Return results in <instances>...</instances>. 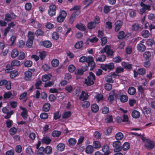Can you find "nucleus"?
I'll list each match as a JSON object with an SVG mask.
<instances>
[{"label":"nucleus","instance_id":"obj_56","mask_svg":"<svg viewBox=\"0 0 155 155\" xmlns=\"http://www.w3.org/2000/svg\"><path fill=\"white\" fill-rule=\"evenodd\" d=\"M22 150L21 147L20 145H18L16 146L15 150L16 152L18 153H20Z\"/></svg>","mask_w":155,"mask_h":155},{"label":"nucleus","instance_id":"obj_9","mask_svg":"<svg viewBox=\"0 0 155 155\" xmlns=\"http://www.w3.org/2000/svg\"><path fill=\"white\" fill-rule=\"evenodd\" d=\"M102 150L104 153V155H109L110 153L108 145L105 144L102 147Z\"/></svg>","mask_w":155,"mask_h":155},{"label":"nucleus","instance_id":"obj_46","mask_svg":"<svg viewBox=\"0 0 155 155\" xmlns=\"http://www.w3.org/2000/svg\"><path fill=\"white\" fill-rule=\"evenodd\" d=\"M28 39L33 40L34 37L35 35L33 32L31 31H29L28 33Z\"/></svg>","mask_w":155,"mask_h":155},{"label":"nucleus","instance_id":"obj_18","mask_svg":"<svg viewBox=\"0 0 155 155\" xmlns=\"http://www.w3.org/2000/svg\"><path fill=\"white\" fill-rule=\"evenodd\" d=\"M80 9V6L77 5H75L73 7L71 8L70 10V11L75 10V11L74 12L76 13V15H78L80 12L79 10Z\"/></svg>","mask_w":155,"mask_h":155},{"label":"nucleus","instance_id":"obj_21","mask_svg":"<svg viewBox=\"0 0 155 155\" xmlns=\"http://www.w3.org/2000/svg\"><path fill=\"white\" fill-rule=\"evenodd\" d=\"M123 134L121 132H118L116 134L115 136L116 139L118 140H122L124 138Z\"/></svg>","mask_w":155,"mask_h":155},{"label":"nucleus","instance_id":"obj_39","mask_svg":"<svg viewBox=\"0 0 155 155\" xmlns=\"http://www.w3.org/2000/svg\"><path fill=\"white\" fill-rule=\"evenodd\" d=\"M52 148L50 146H47L45 149V151L46 153L47 154H50L52 151Z\"/></svg>","mask_w":155,"mask_h":155},{"label":"nucleus","instance_id":"obj_3","mask_svg":"<svg viewBox=\"0 0 155 155\" xmlns=\"http://www.w3.org/2000/svg\"><path fill=\"white\" fill-rule=\"evenodd\" d=\"M67 13L66 11L62 10L60 11L59 15L57 18V21L60 23L63 22L66 17Z\"/></svg>","mask_w":155,"mask_h":155},{"label":"nucleus","instance_id":"obj_57","mask_svg":"<svg viewBox=\"0 0 155 155\" xmlns=\"http://www.w3.org/2000/svg\"><path fill=\"white\" fill-rule=\"evenodd\" d=\"M83 102L82 103V106L86 108L88 107L90 105L89 102L87 101H83Z\"/></svg>","mask_w":155,"mask_h":155},{"label":"nucleus","instance_id":"obj_13","mask_svg":"<svg viewBox=\"0 0 155 155\" xmlns=\"http://www.w3.org/2000/svg\"><path fill=\"white\" fill-rule=\"evenodd\" d=\"M94 149V147L92 146L91 145H88L85 148V152L87 154H91L93 152Z\"/></svg>","mask_w":155,"mask_h":155},{"label":"nucleus","instance_id":"obj_31","mask_svg":"<svg viewBox=\"0 0 155 155\" xmlns=\"http://www.w3.org/2000/svg\"><path fill=\"white\" fill-rule=\"evenodd\" d=\"M50 108V104L49 103H46L43 105V109L45 111H48Z\"/></svg>","mask_w":155,"mask_h":155},{"label":"nucleus","instance_id":"obj_27","mask_svg":"<svg viewBox=\"0 0 155 155\" xmlns=\"http://www.w3.org/2000/svg\"><path fill=\"white\" fill-rule=\"evenodd\" d=\"M101 144L98 141H94L93 142V147L94 148L97 149L101 147Z\"/></svg>","mask_w":155,"mask_h":155},{"label":"nucleus","instance_id":"obj_6","mask_svg":"<svg viewBox=\"0 0 155 155\" xmlns=\"http://www.w3.org/2000/svg\"><path fill=\"white\" fill-rule=\"evenodd\" d=\"M121 143L119 140L115 141L113 142V146L115 148L114 150V152H117L120 151L121 150V147H120Z\"/></svg>","mask_w":155,"mask_h":155},{"label":"nucleus","instance_id":"obj_59","mask_svg":"<svg viewBox=\"0 0 155 155\" xmlns=\"http://www.w3.org/2000/svg\"><path fill=\"white\" fill-rule=\"evenodd\" d=\"M106 122L107 123H110L113 121V117L112 115L107 116L105 119Z\"/></svg>","mask_w":155,"mask_h":155},{"label":"nucleus","instance_id":"obj_47","mask_svg":"<svg viewBox=\"0 0 155 155\" xmlns=\"http://www.w3.org/2000/svg\"><path fill=\"white\" fill-rule=\"evenodd\" d=\"M61 134L60 131L55 130L52 133V135L54 137H58Z\"/></svg>","mask_w":155,"mask_h":155},{"label":"nucleus","instance_id":"obj_62","mask_svg":"<svg viewBox=\"0 0 155 155\" xmlns=\"http://www.w3.org/2000/svg\"><path fill=\"white\" fill-rule=\"evenodd\" d=\"M124 37V33L123 31L120 32L118 35V37L120 39H123Z\"/></svg>","mask_w":155,"mask_h":155},{"label":"nucleus","instance_id":"obj_33","mask_svg":"<svg viewBox=\"0 0 155 155\" xmlns=\"http://www.w3.org/2000/svg\"><path fill=\"white\" fill-rule=\"evenodd\" d=\"M83 45V42L80 41L77 42L75 45V47L77 49H80L81 48Z\"/></svg>","mask_w":155,"mask_h":155},{"label":"nucleus","instance_id":"obj_15","mask_svg":"<svg viewBox=\"0 0 155 155\" xmlns=\"http://www.w3.org/2000/svg\"><path fill=\"white\" fill-rule=\"evenodd\" d=\"M20 108L23 111L21 113V115L24 119L27 118L28 117V111L27 110L24 108L23 107H20Z\"/></svg>","mask_w":155,"mask_h":155},{"label":"nucleus","instance_id":"obj_54","mask_svg":"<svg viewBox=\"0 0 155 155\" xmlns=\"http://www.w3.org/2000/svg\"><path fill=\"white\" fill-rule=\"evenodd\" d=\"M96 98L98 102L103 100L104 97L103 95L101 94H98L96 96Z\"/></svg>","mask_w":155,"mask_h":155},{"label":"nucleus","instance_id":"obj_41","mask_svg":"<svg viewBox=\"0 0 155 155\" xmlns=\"http://www.w3.org/2000/svg\"><path fill=\"white\" fill-rule=\"evenodd\" d=\"M130 147L129 143L128 142H125L123 144L122 148L123 150H128Z\"/></svg>","mask_w":155,"mask_h":155},{"label":"nucleus","instance_id":"obj_29","mask_svg":"<svg viewBox=\"0 0 155 155\" xmlns=\"http://www.w3.org/2000/svg\"><path fill=\"white\" fill-rule=\"evenodd\" d=\"M51 63L52 66L56 67L59 65V61L58 59H54L52 61Z\"/></svg>","mask_w":155,"mask_h":155},{"label":"nucleus","instance_id":"obj_34","mask_svg":"<svg viewBox=\"0 0 155 155\" xmlns=\"http://www.w3.org/2000/svg\"><path fill=\"white\" fill-rule=\"evenodd\" d=\"M71 115V113L70 111H67L64 112L62 115L63 118H67L69 117Z\"/></svg>","mask_w":155,"mask_h":155},{"label":"nucleus","instance_id":"obj_22","mask_svg":"<svg viewBox=\"0 0 155 155\" xmlns=\"http://www.w3.org/2000/svg\"><path fill=\"white\" fill-rule=\"evenodd\" d=\"M19 54V52L17 49H15L12 50V51L11 56L13 58L16 57Z\"/></svg>","mask_w":155,"mask_h":155},{"label":"nucleus","instance_id":"obj_10","mask_svg":"<svg viewBox=\"0 0 155 155\" xmlns=\"http://www.w3.org/2000/svg\"><path fill=\"white\" fill-rule=\"evenodd\" d=\"M143 41H141L140 42V43L137 45V49L140 51H143L145 49V46L143 44Z\"/></svg>","mask_w":155,"mask_h":155},{"label":"nucleus","instance_id":"obj_64","mask_svg":"<svg viewBox=\"0 0 155 155\" xmlns=\"http://www.w3.org/2000/svg\"><path fill=\"white\" fill-rule=\"evenodd\" d=\"M52 38L54 40H57L59 37L58 34L56 32H54L52 35Z\"/></svg>","mask_w":155,"mask_h":155},{"label":"nucleus","instance_id":"obj_17","mask_svg":"<svg viewBox=\"0 0 155 155\" xmlns=\"http://www.w3.org/2000/svg\"><path fill=\"white\" fill-rule=\"evenodd\" d=\"M88 95L84 91H82L79 97V99L81 101H84L87 99Z\"/></svg>","mask_w":155,"mask_h":155},{"label":"nucleus","instance_id":"obj_43","mask_svg":"<svg viewBox=\"0 0 155 155\" xmlns=\"http://www.w3.org/2000/svg\"><path fill=\"white\" fill-rule=\"evenodd\" d=\"M114 91H113L110 94L109 97L108 98V100L110 101H112L114 99Z\"/></svg>","mask_w":155,"mask_h":155},{"label":"nucleus","instance_id":"obj_51","mask_svg":"<svg viewBox=\"0 0 155 155\" xmlns=\"http://www.w3.org/2000/svg\"><path fill=\"white\" fill-rule=\"evenodd\" d=\"M122 61L121 58L119 56L115 57L113 58V61L116 63H119Z\"/></svg>","mask_w":155,"mask_h":155},{"label":"nucleus","instance_id":"obj_7","mask_svg":"<svg viewBox=\"0 0 155 155\" xmlns=\"http://www.w3.org/2000/svg\"><path fill=\"white\" fill-rule=\"evenodd\" d=\"M145 146L148 149L151 150L155 147V143L150 140H148L145 143Z\"/></svg>","mask_w":155,"mask_h":155},{"label":"nucleus","instance_id":"obj_20","mask_svg":"<svg viewBox=\"0 0 155 155\" xmlns=\"http://www.w3.org/2000/svg\"><path fill=\"white\" fill-rule=\"evenodd\" d=\"M91 109L92 111L94 113H96L99 110V107L97 104H93L91 105Z\"/></svg>","mask_w":155,"mask_h":155},{"label":"nucleus","instance_id":"obj_42","mask_svg":"<svg viewBox=\"0 0 155 155\" xmlns=\"http://www.w3.org/2000/svg\"><path fill=\"white\" fill-rule=\"evenodd\" d=\"M121 65L122 66L126 68L130 69L132 68V65L131 64H127L125 62H122Z\"/></svg>","mask_w":155,"mask_h":155},{"label":"nucleus","instance_id":"obj_53","mask_svg":"<svg viewBox=\"0 0 155 155\" xmlns=\"http://www.w3.org/2000/svg\"><path fill=\"white\" fill-rule=\"evenodd\" d=\"M32 64V61L30 60H27L25 63V67H29Z\"/></svg>","mask_w":155,"mask_h":155},{"label":"nucleus","instance_id":"obj_8","mask_svg":"<svg viewBox=\"0 0 155 155\" xmlns=\"http://www.w3.org/2000/svg\"><path fill=\"white\" fill-rule=\"evenodd\" d=\"M56 6L55 5H51L49 7V9L48 11V13L50 15L53 16L55 15Z\"/></svg>","mask_w":155,"mask_h":155},{"label":"nucleus","instance_id":"obj_1","mask_svg":"<svg viewBox=\"0 0 155 155\" xmlns=\"http://www.w3.org/2000/svg\"><path fill=\"white\" fill-rule=\"evenodd\" d=\"M95 79V75L92 72H90L89 75L84 80V83L87 86H90L94 83Z\"/></svg>","mask_w":155,"mask_h":155},{"label":"nucleus","instance_id":"obj_44","mask_svg":"<svg viewBox=\"0 0 155 155\" xmlns=\"http://www.w3.org/2000/svg\"><path fill=\"white\" fill-rule=\"evenodd\" d=\"M151 53L148 51H145L143 54L144 58L146 59H148L151 56Z\"/></svg>","mask_w":155,"mask_h":155},{"label":"nucleus","instance_id":"obj_55","mask_svg":"<svg viewBox=\"0 0 155 155\" xmlns=\"http://www.w3.org/2000/svg\"><path fill=\"white\" fill-rule=\"evenodd\" d=\"M17 132V129L15 127H12L9 130V133L11 135H14Z\"/></svg>","mask_w":155,"mask_h":155},{"label":"nucleus","instance_id":"obj_12","mask_svg":"<svg viewBox=\"0 0 155 155\" xmlns=\"http://www.w3.org/2000/svg\"><path fill=\"white\" fill-rule=\"evenodd\" d=\"M122 25V22L120 21H118L115 23V30L117 32L120 29Z\"/></svg>","mask_w":155,"mask_h":155},{"label":"nucleus","instance_id":"obj_24","mask_svg":"<svg viewBox=\"0 0 155 155\" xmlns=\"http://www.w3.org/2000/svg\"><path fill=\"white\" fill-rule=\"evenodd\" d=\"M136 89L132 87H130L128 91V94L130 95H134L136 93Z\"/></svg>","mask_w":155,"mask_h":155},{"label":"nucleus","instance_id":"obj_35","mask_svg":"<svg viewBox=\"0 0 155 155\" xmlns=\"http://www.w3.org/2000/svg\"><path fill=\"white\" fill-rule=\"evenodd\" d=\"M76 27L78 30H80L84 31L85 29V26L82 24H77Z\"/></svg>","mask_w":155,"mask_h":155},{"label":"nucleus","instance_id":"obj_36","mask_svg":"<svg viewBox=\"0 0 155 155\" xmlns=\"http://www.w3.org/2000/svg\"><path fill=\"white\" fill-rule=\"evenodd\" d=\"M78 15H76V13H73L71 15L69 21L72 24L74 21L75 18H76L77 16H78Z\"/></svg>","mask_w":155,"mask_h":155},{"label":"nucleus","instance_id":"obj_4","mask_svg":"<svg viewBox=\"0 0 155 155\" xmlns=\"http://www.w3.org/2000/svg\"><path fill=\"white\" fill-rule=\"evenodd\" d=\"M140 5L142 8L140 10L139 13L142 15L145 12L146 10L149 11L150 9V6L149 5H147L142 2L140 3Z\"/></svg>","mask_w":155,"mask_h":155},{"label":"nucleus","instance_id":"obj_52","mask_svg":"<svg viewBox=\"0 0 155 155\" xmlns=\"http://www.w3.org/2000/svg\"><path fill=\"white\" fill-rule=\"evenodd\" d=\"M86 62L88 63V65H90V64L94 62V61L93 58L92 57L89 56L87 58V61Z\"/></svg>","mask_w":155,"mask_h":155},{"label":"nucleus","instance_id":"obj_5","mask_svg":"<svg viewBox=\"0 0 155 155\" xmlns=\"http://www.w3.org/2000/svg\"><path fill=\"white\" fill-rule=\"evenodd\" d=\"M11 83L10 81H8L5 80H2L0 81V86H4L8 90H10L11 88Z\"/></svg>","mask_w":155,"mask_h":155},{"label":"nucleus","instance_id":"obj_38","mask_svg":"<svg viewBox=\"0 0 155 155\" xmlns=\"http://www.w3.org/2000/svg\"><path fill=\"white\" fill-rule=\"evenodd\" d=\"M142 36L145 38L148 37L150 35L149 31L147 30L143 31L141 33Z\"/></svg>","mask_w":155,"mask_h":155},{"label":"nucleus","instance_id":"obj_40","mask_svg":"<svg viewBox=\"0 0 155 155\" xmlns=\"http://www.w3.org/2000/svg\"><path fill=\"white\" fill-rule=\"evenodd\" d=\"M18 74V71H13L10 73V76L11 78H13L16 77Z\"/></svg>","mask_w":155,"mask_h":155},{"label":"nucleus","instance_id":"obj_50","mask_svg":"<svg viewBox=\"0 0 155 155\" xmlns=\"http://www.w3.org/2000/svg\"><path fill=\"white\" fill-rule=\"evenodd\" d=\"M12 94L11 92H5L4 95V99H8L12 95Z\"/></svg>","mask_w":155,"mask_h":155},{"label":"nucleus","instance_id":"obj_45","mask_svg":"<svg viewBox=\"0 0 155 155\" xmlns=\"http://www.w3.org/2000/svg\"><path fill=\"white\" fill-rule=\"evenodd\" d=\"M77 140L74 138H70L68 140L69 144L71 145H74L76 143Z\"/></svg>","mask_w":155,"mask_h":155},{"label":"nucleus","instance_id":"obj_28","mask_svg":"<svg viewBox=\"0 0 155 155\" xmlns=\"http://www.w3.org/2000/svg\"><path fill=\"white\" fill-rule=\"evenodd\" d=\"M43 45L46 48L51 47L52 45L51 43L49 41H44L43 42Z\"/></svg>","mask_w":155,"mask_h":155},{"label":"nucleus","instance_id":"obj_60","mask_svg":"<svg viewBox=\"0 0 155 155\" xmlns=\"http://www.w3.org/2000/svg\"><path fill=\"white\" fill-rule=\"evenodd\" d=\"M98 40V39L96 37H94L91 38L87 39V41H90L91 43H95L97 42Z\"/></svg>","mask_w":155,"mask_h":155},{"label":"nucleus","instance_id":"obj_25","mask_svg":"<svg viewBox=\"0 0 155 155\" xmlns=\"http://www.w3.org/2000/svg\"><path fill=\"white\" fill-rule=\"evenodd\" d=\"M120 101L123 103L127 101L128 100L127 96L125 95H120Z\"/></svg>","mask_w":155,"mask_h":155},{"label":"nucleus","instance_id":"obj_23","mask_svg":"<svg viewBox=\"0 0 155 155\" xmlns=\"http://www.w3.org/2000/svg\"><path fill=\"white\" fill-rule=\"evenodd\" d=\"M96 61H98L100 62H104L106 58V56L104 55H102L100 57L97 58L96 55Z\"/></svg>","mask_w":155,"mask_h":155},{"label":"nucleus","instance_id":"obj_11","mask_svg":"<svg viewBox=\"0 0 155 155\" xmlns=\"http://www.w3.org/2000/svg\"><path fill=\"white\" fill-rule=\"evenodd\" d=\"M25 78L26 81H29L31 79L32 73L30 71H28L25 72Z\"/></svg>","mask_w":155,"mask_h":155},{"label":"nucleus","instance_id":"obj_32","mask_svg":"<svg viewBox=\"0 0 155 155\" xmlns=\"http://www.w3.org/2000/svg\"><path fill=\"white\" fill-rule=\"evenodd\" d=\"M131 115L134 118H137L139 117L140 113L137 110H134L132 112Z\"/></svg>","mask_w":155,"mask_h":155},{"label":"nucleus","instance_id":"obj_16","mask_svg":"<svg viewBox=\"0 0 155 155\" xmlns=\"http://www.w3.org/2000/svg\"><path fill=\"white\" fill-rule=\"evenodd\" d=\"M116 75V74H113L111 75H107L105 78V80L108 82L111 83H113V81L112 80V78L114 77Z\"/></svg>","mask_w":155,"mask_h":155},{"label":"nucleus","instance_id":"obj_26","mask_svg":"<svg viewBox=\"0 0 155 155\" xmlns=\"http://www.w3.org/2000/svg\"><path fill=\"white\" fill-rule=\"evenodd\" d=\"M65 145L63 143H60L57 146L58 150L60 151H63L64 149Z\"/></svg>","mask_w":155,"mask_h":155},{"label":"nucleus","instance_id":"obj_2","mask_svg":"<svg viewBox=\"0 0 155 155\" xmlns=\"http://www.w3.org/2000/svg\"><path fill=\"white\" fill-rule=\"evenodd\" d=\"M111 47L110 45H106L103 49H101L100 52L101 53H106L108 56H112L114 51L111 49Z\"/></svg>","mask_w":155,"mask_h":155},{"label":"nucleus","instance_id":"obj_61","mask_svg":"<svg viewBox=\"0 0 155 155\" xmlns=\"http://www.w3.org/2000/svg\"><path fill=\"white\" fill-rule=\"evenodd\" d=\"M40 117L42 119H46L48 117V115L46 113H42L40 114Z\"/></svg>","mask_w":155,"mask_h":155},{"label":"nucleus","instance_id":"obj_63","mask_svg":"<svg viewBox=\"0 0 155 155\" xmlns=\"http://www.w3.org/2000/svg\"><path fill=\"white\" fill-rule=\"evenodd\" d=\"M109 111V108L108 107H105L103 108L102 109V112L103 114H107Z\"/></svg>","mask_w":155,"mask_h":155},{"label":"nucleus","instance_id":"obj_49","mask_svg":"<svg viewBox=\"0 0 155 155\" xmlns=\"http://www.w3.org/2000/svg\"><path fill=\"white\" fill-rule=\"evenodd\" d=\"M65 89L67 91V93H70L73 90V87L71 85H68L65 87Z\"/></svg>","mask_w":155,"mask_h":155},{"label":"nucleus","instance_id":"obj_48","mask_svg":"<svg viewBox=\"0 0 155 155\" xmlns=\"http://www.w3.org/2000/svg\"><path fill=\"white\" fill-rule=\"evenodd\" d=\"M137 73L139 74L143 75L145 74L146 70L143 68H140L137 70Z\"/></svg>","mask_w":155,"mask_h":155},{"label":"nucleus","instance_id":"obj_30","mask_svg":"<svg viewBox=\"0 0 155 155\" xmlns=\"http://www.w3.org/2000/svg\"><path fill=\"white\" fill-rule=\"evenodd\" d=\"M20 62L17 60H14L11 62V65L12 66H20Z\"/></svg>","mask_w":155,"mask_h":155},{"label":"nucleus","instance_id":"obj_14","mask_svg":"<svg viewBox=\"0 0 155 155\" xmlns=\"http://www.w3.org/2000/svg\"><path fill=\"white\" fill-rule=\"evenodd\" d=\"M52 75L51 74H45L42 77V80L44 82H46L50 80L51 79Z\"/></svg>","mask_w":155,"mask_h":155},{"label":"nucleus","instance_id":"obj_37","mask_svg":"<svg viewBox=\"0 0 155 155\" xmlns=\"http://www.w3.org/2000/svg\"><path fill=\"white\" fill-rule=\"evenodd\" d=\"M140 28L139 25L137 23L133 24L132 26V29L135 31H137Z\"/></svg>","mask_w":155,"mask_h":155},{"label":"nucleus","instance_id":"obj_58","mask_svg":"<svg viewBox=\"0 0 155 155\" xmlns=\"http://www.w3.org/2000/svg\"><path fill=\"white\" fill-rule=\"evenodd\" d=\"M95 26V24L94 22H90L88 24L87 27L90 29H92L94 28Z\"/></svg>","mask_w":155,"mask_h":155},{"label":"nucleus","instance_id":"obj_19","mask_svg":"<svg viewBox=\"0 0 155 155\" xmlns=\"http://www.w3.org/2000/svg\"><path fill=\"white\" fill-rule=\"evenodd\" d=\"M51 141V140L47 137H44L42 140V143L46 144H50Z\"/></svg>","mask_w":155,"mask_h":155}]
</instances>
